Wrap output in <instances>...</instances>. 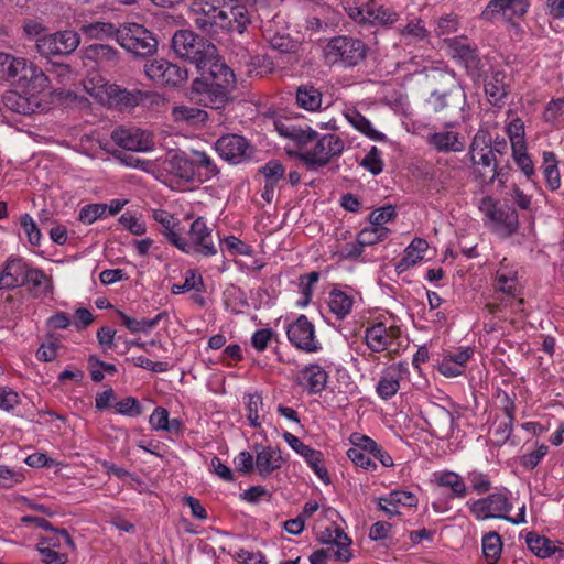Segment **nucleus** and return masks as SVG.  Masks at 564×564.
I'll return each mask as SVG.
<instances>
[{
    "instance_id": "obj_1",
    "label": "nucleus",
    "mask_w": 564,
    "mask_h": 564,
    "mask_svg": "<svg viewBox=\"0 0 564 564\" xmlns=\"http://www.w3.org/2000/svg\"><path fill=\"white\" fill-rule=\"evenodd\" d=\"M189 11L194 25L205 33L220 29L242 34L251 23L247 7L238 0H193Z\"/></svg>"
},
{
    "instance_id": "obj_2",
    "label": "nucleus",
    "mask_w": 564,
    "mask_h": 564,
    "mask_svg": "<svg viewBox=\"0 0 564 564\" xmlns=\"http://www.w3.org/2000/svg\"><path fill=\"white\" fill-rule=\"evenodd\" d=\"M0 80L33 91H43L50 86L48 76L24 57L0 52Z\"/></svg>"
},
{
    "instance_id": "obj_3",
    "label": "nucleus",
    "mask_w": 564,
    "mask_h": 564,
    "mask_svg": "<svg viewBox=\"0 0 564 564\" xmlns=\"http://www.w3.org/2000/svg\"><path fill=\"white\" fill-rule=\"evenodd\" d=\"M173 52L183 59L203 68L205 63L216 57L217 47L191 30H178L172 37Z\"/></svg>"
},
{
    "instance_id": "obj_4",
    "label": "nucleus",
    "mask_w": 564,
    "mask_h": 564,
    "mask_svg": "<svg viewBox=\"0 0 564 564\" xmlns=\"http://www.w3.org/2000/svg\"><path fill=\"white\" fill-rule=\"evenodd\" d=\"M367 51L368 47L364 41L348 35H338L325 45L324 57L329 65L351 68L366 58Z\"/></svg>"
},
{
    "instance_id": "obj_5",
    "label": "nucleus",
    "mask_w": 564,
    "mask_h": 564,
    "mask_svg": "<svg viewBox=\"0 0 564 564\" xmlns=\"http://www.w3.org/2000/svg\"><path fill=\"white\" fill-rule=\"evenodd\" d=\"M314 145L294 155L303 162L308 170H316L327 165L333 159L341 155L345 141L335 133H326L313 139Z\"/></svg>"
},
{
    "instance_id": "obj_6",
    "label": "nucleus",
    "mask_w": 564,
    "mask_h": 564,
    "mask_svg": "<svg viewBox=\"0 0 564 564\" xmlns=\"http://www.w3.org/2000/svg\"><path fill=\"white\" fill-rule=\"evenodd\" d=\"M188 239L182 236L172 240V245L187 254H200L203 257H213L217 253V248L212 239V228L206 224L203 217L196 218L189 227Z\"/></svg>"
},
{
    "instance_id": "obj_7",
    "label": "nucleus",
    "mask_w": 564,
    "mask_h": 564,
    "mask_svg": "<svg viewBox=\"0 0 564 564\" xmlns=\"http://www.w3.org/2000/svg\"><path fill=\"white\" fill-rule=\"evenodd\" d=\"M117 42L137 56L152 55L158 46L153 33L139 23H123L117 28Z\"/></svg>"
},
{
    "instance_id": "obj_8",
    "label": "nucleus",
    "mask_w": 564,
    "mask_h": 564,
    "mask_svg": "<svg viewBox=\"0 0 564 564\" xmlns=\"http://www.w3.org/2000/svg\"><path fill=\"white\" fill-rule=\"evenodd\" d=\"M344 9L360 26H390L399 20L397 11L379 4L376 0H368L361 7L348 4Z\"/></svg>"
},
{
    "instance_id": "obj_9",
    "label": "nucleus",
    "mask_w": 564,
    "mask_h": 564,
    "mask_svg": "<svg viewBox=\"0 0 564 564\" xmlns=\"http://www.w3.org/2000/svg\"><path fill=\"white\" fill-rule=\"evenodd\" d=\"M511 492L507 488L497 489L488 496L470 503L469 510L477 520L508 519L512 509Z\"/></svg>"
},
{
    "instance_id": "obj_10",
    "label": "nucleus",
    "mask_w": 564,
    "mask_h": 564,
    "mask_svg": "<svg viewBox=\"0 0 564 564\" xmlns=\"http://www.w3.org/2000/svg\"><path fill=\"white\" fill-rule=\"evenodd\" d=\"M451 57L463 66L467 74L474 78L480 77L482 63L476 43L466 36H455L445 40Z\"/></svg>"
},
{
    "instance_id": "obj_11",
    "label": "nucleus",
    "mask_w": 564,
    "mask_h": 564,
    "mask_svg": "<svg viewBox=\"0 0 564 564\" xmlns=\"http://www.w3.org/2000/svg\"><path fill=\"white\" fill-rule=\"evenodd\" d=\"M401 335L398 326H387L384 323H375L365 329L364 340L368 349V354H361L366 360L376 361V354L389 350L395 339Z\"/></svg>"
},
{
    "instance_id": "obj_12",
    "label": "nucleus",
    "mask_w": 564,
    "mask_h": 564,
    "mask_svg": "<svg viewBox=\"0 0 564 564\" xmlns=\"http://www.w3.org/2000/svg\"><path fill=\"white\" fill-rule=\"evenodd\" d=\"M480 209L492 223L494 229L498 234L508 237L518 230L519 218L512 206L499 205L488 196L482 198Z\"/></svg>"
},
{
    "instance_id": "obj_13",
    "label": "nucleus",
    "mask_w": 564,
    "mask_h": 564,
    "mask_svg": "<svg viewBox=\"0 0 564 564\" xmlns=\"http://www.w3.org/2000/svg\"><path fill=\"white\" fill-rule=\"evenodd\" d=\"M80 44V35L74 30H64L44 34L36 40V48L41 55H69Z\"/></svg>"
},
{
    "instance_id": "obj_14",
    "label": "nucleus",
    "mask_w": 564,
    "mask_h": 564,
    "mask_svg": "<svg viewBox=\"0 0 564 564\" xmlns=\"http://www.w3.org/2000/svg\"><path fill=\"white\" fill-rule=\"evenodd\" d=\"M145 75L160 86H180L187 80V69L164 58L148 61L144 64Z\"/></svg>"
},
{
    "instance_id": "obj_15",
    "label": "nucleus",
    "mask_w": 564,
    "mask_h": 564,
    "mask_svg": "<svg viewBox=\"0 0 564 564\" xmlns=\"http://www.w3.org/2000/svg\"><path fill=\"white\" fill-rule=\"evenodd\" d=\"M456 123L448 121L443 129L431 131L425 137L427 147L438 153H459L465 150V137L455 130Z\"/></svg>"
},
{
    "instance_id": "obj_16",
    "label": "nucleus",
    "mask_w": 564,
    "mask_h": 564,
    "mask_svg": "<svg viewBox=\"0 0 564 564\" xmlns=\"http://www.w3.org/2000/svg\"><path fill=\"white\" fill-rule=\"evenodd\" d=\"M286 336L294 347L305 352H317L322 349L315 335V326L303 314L288 325Z\"/></svg>"
},
{
    "instance_id": "obj_17",
    "label": "nucleus",
    "mask_w": 564,
    "mask_h": 564,
    "mask_svg": "<svg viewBox=\"0 0 564 564\" xmlns=\"http://www.w3.org/2000/svg\"><path fill=\"white\" fill-rule=\"evenodd\" d=\"M218 155L230 164H240L251 156L249 141L239 134L221 135L214 144Z\"/></svg>"
},
{
    "instance_id": "obj_18",
    "label": "nucleus",
    "mask_w": 564,
    "mask_h": 564,
    "mask_svg": "<svg viewBox=\"0 0 564 564\" xmlns=\"http://www.w3.org/2000/svg\"><path fill=\"white\" fill-rule=\"evenodd\" d=\"M202 77L196 80H208L210 86H218L221 89L234 91L236 88V76L225 62L218 57L210 58L203 68H197Z\"/></svg>"
},
{
    "instance_id": "obj_19",
    "label": "nucleus",
    "mask_w": 564,
    "mask_h": 564,
    "mask_svg": "<svg viewBox=\"0 0 564 564\" xmlns=\"http://www.w3.org/2000/svg\"><path fill=\"white\" fill-rule=\"evenodd\" d=\"M112 141L120 148L134 151L147 152L153 148L152 134L139 128H116L111 132Z\"/></svg>"
},
{
    "instance_id": "obj_20",
    "label": "nucleus",
    "mask_w": 564,
    "mask_h": 564,
    "mask_svg": "<svg viewBox=\"0 0 564 564\" xmlns=\"http://www.w3.org/2000/svg\"><path fill=\"white\" fill-rule=\"evenodd\" d=\"M284 441L289 446L301 455L307 465L313 469L315 475L326 485L330 484V477L326 467L323 464V454L308 445H305L297 436L290 432L283 433Z\"/></svg>"
},
{
    "instance_id": "obj_21",
    "label": "nucleus",
    "mask_w": 564,
    "mask_h": 564,
    "mask_svg": "<svg viewBox=\"0 0 564 564\" xmlns=\"http://www.w3.org/2000/svg\"><path fill=\"white\" fill-rule=\"evenodd\" d=\"M192 93L205 107L221 109L229 102L232 91L221 89L218 86H210L208 80L194 79Z\"/></svg>"
},
{
    "instance_id": "obj_22",
    "label": "nucleus",
    "mask_w": 564,
    "mask_h": 564,
    "mask_svg": "<svg viewBox=\"0 0 564 564\" xmlns=\"http://www.w3.org/2000/svg\"><path fill=\"white\" fill-rule=\"evenodd\" d=\"M408 373V364L400 361L389 365L381 372L376 387V392L383 400H389L397 394L400 389V381Z\"/></svg>"
},
{
    "instance_id": "obj_23",
    "label": "nucleus",
    "mask_w": 564,
    "mask_h": 564,
    "mask_svg": "<svg viewBox=\"0 0 564 564\" xmlns=\"http://www.w3.org/2000/svg\"><path fill=\"white\" fill-rule=\"evenodd\" d=\"M470 162L474 173L481 184L491 185L496 180L500 184L505 183L502 169L498 167L495 152L480 154Z\"/></svg>"
},
{
    "instance_id": "obj_24",
    "label": "nucleus",
    "mask_w": 564,
    "mask_h": 564,
    "mask_svg": "<svg viewBox=\"0 0 564 564\" xmlns=\"http://www.w3.org/2000/svg\"><path fill=\"white\" fill-rule=\"evenodd\" d=\"M104 91L107 96L108 105L119 109L133 108L147 96L145 93L139 89L128 90L116 84L105 85Z\"/></svg>"
},
{
    "instance_id": "obj_25",
    "label": "nucleus",
    "mask_w": 564,
    "mask_h": 564,
    "mask_svg": "<svg viewBox=\"0 0 564 564\" xmlns=\"http://www.w3.org/2000/svg\"><path fill=\"white\" fill-rule=\"evenodd\" d=\"M163 169L170 175L184 183L196 182L197 174L194 170V160L184 152L174 153L163 162Z\"/></svg>"
},
{
    "instance_id": "obj_26",
    "label": "nucleus",
    "mask_w": 564,
    "mask_h": 564,
    "mask_svg": "<svg viewBox=\"0 0 564 564\" xmlns=\"http://www.w3.org/2000/svg\"><path fill=\"white\" fill-rule=\"evenodd\" d=\"M529 550L539 557L545 558L556 555L557 558H564V543L552 541L545 536L530 532L525 538Z\"/></svg>"
},
{
    "instance_id": "obj_27",
    "label": "nucleus",
    "mask_w": 564,
    "mask_h": 564,
    "mask_svg": "<svg viewBox=\"0 0 564 564\" xmlns=\"http://www.w3.org/2000/svg\"><path fill=\"white\" fill-rule=\"evenodd\" d=\"M274 127L283 138L294 141L299 147L304 148L317 137V132L308 126H296L288 120H276Z\"/></svg>"
},
{
    "instance_id": "obj_28",
    "label": "nucleus",
    "mask_w": 564,
    "mask_h": 564,
    "mask_svg": "<svg viewBox=\"0 0 564 564\" xmlns=\"http://www.w3.org/2000/svg\"><path fill=\"white\" fill-rule=\"evenodd\" d=\"M319 540L323 544L337 546V550L333 551L335 560L348 562L351 558V552L349 550L351 540L341 528L336 527L334 529H325L321 533Z\"/></svg>"
},
{
    "instance_id": "obj_29",
    "label": "nucleus",
    "mask_w": 564,
    "mask_h": 564,
    "mask_svg": "<svg viewBox=\"0 0 564 564\" xmlns=\"http://www.w3.org/2000/svg\"><path fill=\"white\" fill-rule=\"evenodd\" d=\"M22 285H28L34 297H45L53 293L52 279L43 270L30 268L28 264Z\"/></svg>"
},
{
    "instance_id": "obj_30",
    "label": "nucleus",
    "mask_w": 564,
    "mask_h": 564,
    "mask_svg": "<svg viewBox=\"0 0 564 564\" xmlns=\"http://www.w3.org/2000/svg\"><path fill=\"white\" fill-rule=\"evenodd\" d=\"M398 31L400 41L408 46L427 43L430 39V31L425 28L421 18L409 20L405 25L399 26Z\"/></svg>"
},
{
    "instance_id": "obj_31",
    "label": "nucleus",
    "mask_w": 564,
    "mask_h": 564,
    "mask_svg": "<svg viewBox=\"0 0 564 564\" xmlns=\"http://www.w3.org/2000/svg\"><path fill=\"white\" fill-rule=\"evenodd\" d=\"M254 449L257 452L256 467L261 476H268L281 468L283 459L280 449L258 444Z\"/></svg>"
},
{
    "instance_id": "obj_32",
    "label": "nucleus",
    "mask_w": 564,
    "mask_h": 564,
    "mask_svg": "<svg viewBox=\"0 0 564 564\" xmlns=\"http://www.w3.org/2000/svg\"><path fill=\"white\" fill-rule=\"evenodd\" d=\"M429 243L423 238H414L405 248L403 257L395 263V271L401 274L416 265L424 258Z\"/></svg>"
},
{
    "instance_id": "obj_33",
    "label": "nucleus",
    "mask_w": 564,
    "mask_h": 564,
    "mask_svg": "<svg viewBox=\"0 0 564 564\" xmlns=\"http://www.w3.org/2000/svg\"><path fill=\"white\" fill-rule=\"evenodd\" d=\"M302 384L310 394L321 393L325 388L328 375L325 369L317 364H310L300 371Z\"/></svg>"
},
{
    "instance_id": "obj_34",
    "label": "nucleus",
    "mask_w": 564,
    "mask_h": 564,
    "mask_svg": "<svg viewBox=\"0 0 564 564\" xmlns=\"http://www.w3.org/2000/svg\"><path fill=\"white\" fill-rule=\"evenodd\" d=\"M26 263L22 260H10L0 269V290H10L23 284Z\"/></svg>"
},
{
    "instance_id": "obj_35",
    "label": "nucleus",
    "mask_w": 564,
    "mask_h": 564,
    "mask_svg": "<svg viewBox=\"0 0 564 564\" xmlns=\"http://www.w3.org/2000/svg\"><path fill=\"white\" fill-rule=\"evenodd\" d=\"M496 289L514 297L519 291L518 271L506 263V259L496 272Z\"/></svg>"
},
{
    "instance_id": "obj_36",
    "label": "nucleus",
    "mask_w": 564,
    "mask_h": 564,
    "mask_svg": "<svg viewBox=\"0 0 564 564\" xmlns=\"http://www.w3.org/2000/svg\"><path fill=\"white\" fill-rule=\"evenodd\" d=\"M506 74L503 72H494L485 84V93L488 101L496 107H501L507 97V85L505 83Z\"/></svg>"
},
{
    "instance_id": "obj_37",
    "label": "nucleus",
    "mask_w": 564,
    "mask_h": 564,
    "mask_svg": "<svg viewBox=\"0 0 564 564\" xmlns=\"http://www.w3.org/2000/svg\"><path fill=\"white\" fill-rule=\"evenodd\" d=\"M441 76L443 78H448L451 80V85L447 89H444V90L434 89L431 93V95L427 99V104L435 112H441V111L445 110L449 106L448 100L452 99L454 96L463 95L460 88L455 83V79L453 76H447V75H441Z\"/></svg>"
},
{
    "instance_id": "obj_38",
    "label": "nucleus",
    "mask_w": 564,
    "mask_h": 564,
    "mask_svg": "<svg viewBox=\"0 0 564 564\" xmlns=\"http://www.w3.org/2000/svg\"><path fill=\"white\" fill-rule=\"evenodd\" d=\"M323 95L313 85H301L296 89L295 104L306 111H316L322 106Z\"/></svg>"
},
{
    "instance_id": "obj_39",
    "label": "nucleus",
    "mask_w": 564,
    "mask_h": 564,
    "mask_svg": "<svg viewBox=\"0 0 564 564\" xmlns=\"http://www.w3.org/2000/svg\"><path fill=\"white\" fill-rule=\"evenodd\" d=\"M435 481L440 487L451 490L453 497L463 499L468 494L464 478L457 473L445 470L435 474Z\"/></svg>"
},
{
    "instance_id": "obj_40",
    "label": "nucleus",
    "mask_w": 564,
    "mask_h": 564,
    "mask_svg": "<svg viewBox=\"0 0 564 564\" xmlns=\"http://www.w3.org/2000/svg\"><path fill=\"white\" fill-rule=\"evenodd\" d=\"M84 56L100 65L112 66L118 62V51L107 44H91L85 48Z\"/></svg>"
},
{
    "instance_id": "obj_41",
    "label": "nucleus",
    "mask_w": 564,
    "mask_h": 564,
    "mask_svg": "<svg viewBox=\"0 0 564 564\" xmlns=\"http://www.w3.org/2000/svg\"><path fill=\"white\" fill-rule=\"evenodd\" d=\"M194 170L197 174L196 182L204 183L219 174V169L214 160L202 151L193 152Z\"/></svg>"
},
{
    "instance_id": "obj_42",
    "label": "nucleus",
    "mask_w": 564,
    "mask_h": 564,
    "mask_svg": "<svg viewBox=\"0 0 564 564\" xmlns=\"http://www.w3.org/2000/svg\"><path fill=\"white\" fill-rule=\"evenodd\" d=\"M356 436H365L360 433H352L350 435V443L352 447L347 451L348 458L358 467L366 470H375L377 468L376 462L369 456L367 448L359 445L360 441L356 440Z\"/></svg>"
},
{
    "instance_id": "obj_43",
    "label": "nucleus",
    "mask_w": 564,
    "mask_h": 564,
    "mask_svg": "<svg viewBox=\"0 0 564 564\" xmlns=\"http://www.w3.org/2000/svg\"><path fill=\"white\" fill-rule=\"evenodd\" d=\"M354 297L341 290H332L329 292L328 306L337 319L346 318L352 308Z\"/></svg>"
},
{
    "instance_id": "obj_44",
    "label": "nucleus",
    "mask_w": 564,
    "mask_h": 564,
    "mask_svg": "<svg viewBox=\"0 0 564 564\" xmlns=\"http://www.w3.org/2000/svg\"><path fill=\"white\" fill-rule=\"evenodd\" d=\"M345 117L347 118V120L350 122V124L355 129H357L358 131H360L361 133L367 135L369 139H371L373 141H386L387 140V137L382 132H379L378 130H376L372 127L371 122L365 116H362L359 111H357L355 109L348 110L345 113Z\"/></svg>"
},
{
    "instance_id": "obj_45",
    "label": "nucleus",
    "mask_w": 564,
    "mask_h": 564,
    "mask_svg": "<svg viewBox=\"0 0 564 564\" xmlns=\"http://www.w3.org/2000/svg\"><path fill=\"white\" fill-rule=\"evenodd\" d=\"M557 165L558 162L553 152L546 151L543 153L542 172L550 191H556L561 186V175Z\"/></svg>"
},
{
    "instance_id": "obj_46",
    "label": "nucleus",
    "mask_w": 564,
    "mask_h": 564,
    "mask_svg": "<svg viewBox=\"0 0 564 564\" xmlns=\"http://www.w3.org/2000/svg\"><path fill=\"white\" fill-rule=\"evenodd\" d=\"M118 314H119V317H120L122 324L133 334L151 332L152 329H154L158 326V324L163 318V316L166 315V313L162 312V313H159L158 315H155L151 319H147V318L137 319V318H132V317L128 316L123 312H119Z\"/></svg>"
},
{
    "instance_id": "obj_47",
    "label": "nucleus",
    "mask_w": 564,
    "mask_h": 564,
    "mask_svg": "<svg viewBox=\"0 0 564 564\" xmlns=\"http://www.w3.org/2000/svg\"><path fill=\"white\" fill-rule=\"evenodd\" d=\"M492 137L487 129L480 128L474 135L469 150L468 156L469 160H474V158L480 154H488L495 152L491 148Z\"/></svg>"
},
{
    "instance_id": "obj_48",
    "label": "nucleus",
    "mask_w": 564,
    "mask_h": 564,
    "mask_svg": "<svg viewBox=\"0 0 564 564\" xmlns=\"http://www.w3.org/2000/svg\"><path fill=\"white\" fill-rule=\"evenodd\" d=\"M154 219L162 225L163 236L172 245V240L178 237L181 234L180 223L175 220L173 215L165 210H155L153 215Z\"/></svg>"
},
{
    "instance_id": "obj_49",
    "label": "nucleus",
    "mask_w": 564,
    "mask_h": 564,
    "mask_svg": "<svg viewBox=\"0 0 564 564\" xmlns=\"http://www.w3.org/2000/svg\"><path fill=\"white\" fill-rule=\"evenodd\" d=\"M502 550L501 538L497 532H489L482 538V553L489 564H495Z\"/></svg>"
},
{
    "instance_id": "obj_50",
    "label": "nucleus",
    "mask_w": 564,
    "mask_h": 564,
    "mask_svg": "<svg viewBox=\"0 0 564 564\" xmlns=\"http://www.w3.org/2000/svg\"><path fill=\"white\" fill-rule=\"evenodd\" d=\"M205 289L204 280L196 270H187L185 272V280L182 284H173L171 286L172 294H182L192 290L203 292Z\"/></svg>"
},
{
    "instance_id": "obj_51",
    "label": "nucleus",
    "mask_w": 564,
    "mask_h": 564,
    "mask_svg": "<svg viewBox=\"0 0 564 564\" xmlns=\"http://www.w3.org/2000/svg\"><path fill=\"white\" fill-rule=\"evenodd\" d=\"M358 444L366 447L367 452L378 459L384 467L393 466L392 457L369 436H356Z\"/></svg>"
},
{
    "instance_id": "obj_52",
    "label": "nucleus",
    "mask_w": 564,
    "mask_h": 564,
    "mask_svg": "<svg viewBox=\"0 0 564 564\" xmlns=\"http://www.w3.org/2000/svg\"><path fill=\"white\" fill-rule=\"evenodd\" d=\"M389 232L390 230L387 227L371 225L370 227L362 229L358 234L357 238L360 245H364L365 247L372 246L383 241L388 237Z\"/></svg>"
},
{
    "instance_id": "obj_53",
    "label": "nucleus",
    "mask_w": 564,
    "mask_h": 564,
    "mask_svg": "<svg viewBox=\"0 0 564 564\" xmlns=\"http://www.w3.org/2000/svg\"><path fill=\"white\" fill-rule=\"evenodd\" d=\"M83 32L89 37L102 39L112 37L117 39V29L109 22H94L82 28Z\"/></svg>"
},
{
    "instance_id": "obj_54",
    "label": "nucleus",
    "mask_w": 564,
    "mask_h": 564,
    "mask_svg": "<svg viewBox=\"0 0 564 564\" xmlns=\"http://www.w3.org/2000/svg\"><path fill=\"white\" fill-rule=\"evenodd\" d=\"M53 534L51 536L41 538L37 543V546H48V550L61 549L63 543L73 547L74 543L66 530H55L52 531Z\"/></svg>"
},
{
    "instance_id": "obj_55",
    "label": "nucleus",
    "mask_w": 564,
    "mask_h": 564,
    "mask_svg": "<svg viewBox=\"0 0 564 564\" xmlns=\"http://www.w3.org/2000/svg\"><path fill=\"white\" fill-rule=\"evenodd\" d=\"M507 134L511 142L512 150H521L525 148L524 124L521 119L517 118L507 126Z\"/></svg>"
},
{
    "instance_id": "obj_56",
    "label": "nucleus",
    "mask_w": 564,
    "mask_h": 564,
    "mask_svg": "<svg viewBox=\"0 0 564 564\" xmlns=\"http://www.w3.org/2000/svg\"><path fill=\"white\" fill-rule=\"evenodd\" d=\"M467 481L470 485L471 490L477 495H482L491 489V480L487 474L479 470H471L467 473Z\"/></svg>"
},
{
    "instance_id": "obj_57",
    "label": "nucleus",
    "mask_w": 564,
    "mask_h": 564,
    "mask_svg": "<svg viewBox=\"0 0 564 564\" xmlns=\"http://www.w3.org/2000/svg\"><path fill=\"white\" fill-rule=\"evenodd\" d=\"M118 414L137 417L142 413V405L134 397H127L115 404Z\"/></svg>"
},
{
    "instance_id": "obj_58",
    "label": "nucleus",
    "mask_w": 564,
    "mask_h": 564,
    "mask_svg": "<svg viewBox=\"0 0 564 564\" xmlns=\"http://www.w3.org/2000/svg\"><path fill=\"white\" fill-rule=\"evenodd\" d=\"M4 106L17 112V113H28L30 111V105L26 98L18 94L17 91H8L3 96Z\"/></svg>"
},
{
    "instance_id": "obj_59",
    "label": "nucleus",
    "mask_w": 564,
    "mask_h": 564,
    "mask_svg": "<svg viewBox=\"0 0 564 564\" xmlns=\"http://www.w3.org/2000/svg\"><path fill=\"white\" fill-rule=\"evenodd\" d=\"M263 406L262 397L259 393L249 394L246 403L247 419L252 427H259V412Z\"/></svg>"
},
{
    "instance_id": "obj_60",
    "label": "nucleus",
    "mask_w": 564,
    "mask_h": 564,
    "mask_svg": "<svg viewBox=\"0 0 564 564\" xmlns=\"http://www.w3.org/2000/svg\"><path fill=\"white\" fill-rule=\"evenodd\" d=\"M458 28V15L454 13H448L437 19L435 33L437 36L448 35L457 32Z\"/></svg>"
},
{
    "instance_id": "obj_61",
    "label": "nucleus",
    "mask_w": 564,
    "mask_h": 564,
    "mask_svg": "<svg viewBox=\"0 0 564 564\" xmlns=\"http://www.w3.org/2000/svg\"><path fill=\"white\" fill-rule=\"evenodd\" d=\"M107 204L86 205L79 212V220L83 224L90 225L97 219L104 217L107 213Z\"/></svg>"
},
{
    "instance_id": "obj_62",
    "label": "nucleus",
    "mask_w": 564,
    "mask_h": 564,
    "mask_svg": "<svg viewBox=\"0 0 564 564\" xmlns=\"http://www.w3.org/2000/svg\"><path fill=\"white\" fill-rule=\"evenodd\" d=\"M506 21L523 17L530 7V0H502Z\"/></svg>"
},
{
    "instance_id": "obj_63",
    "label": "nucleus",
    "mask_w": 564,
    "mask_h": 564,
    "mask_svg": "<svg viewBox=\"0 0 564 564\" xmlns=\"http://www.w3.org/2000/svg\"><path fill=\"white\" fill-rule=\"evenodd\" d=\"M512 156L521 172L525 175L528 180L531 181L532 177L534 176L535 171L533 162L527 153V147L522 148L521 150H512Z\"/></svg>"
},
{
    "instance_id": "obj_64",
    "label": "nucleus",
    "mask_w": 564,
    "mask_h": 564,
    "mask_svg": "<svg viewBox=\"0 0 564 564\" xmlns=\"http://www.w3.org/2000/svg\"><path fill=\"white\" fill-rule=\"evenodd\" d=\"M265 182L276 183L284 176L285 169L278 160H270L259 169Z\"/></svg>"
}]
</instances>
